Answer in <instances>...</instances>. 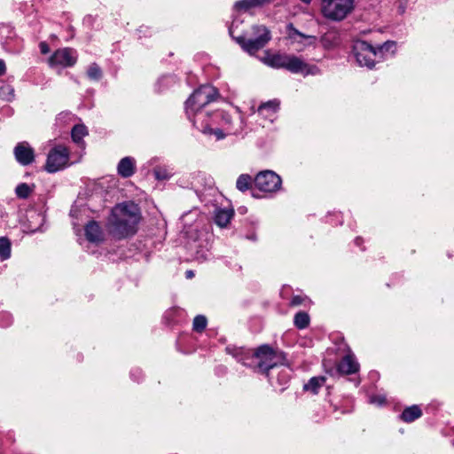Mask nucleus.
<instances>
[{
  "label": "nucleus",
  "instance_id": "nucleus-10",
  "mask_svg": "<svg viewBox=\"0 0 454 454\" xmlns=\"http://www.w3.org/2000/svg\"><path fill=\"white\" fill-rule=\"evenodd\" d=\"M254 183L256 188L263 192H276L280 190L282 185L281 177L272 170H263L259 172Z\"/></svg>",
  "mask_w": 454,
  "mask_h": 454
},
{
  "label": "nucleus",
  "instance_id": "nucleus-42",
  "mask_svg": "<svg viewBox=\"0 0 454 454\" xmlns=\"http://www.w3.org/2000/svg\"><path fill=\"white\" fill-rule=\"evenodd\" d=\"M301 1H302L303 3H305V4H310V2H311L312 0H301Z\"/></svg>",
  "mask_w": 454,
  "mask_h": 454
},
{
  "label": "nucleus",
  "instance_id": "nucleus-22",
  "mask_svg": "<svg viewBox=\"0 0 454 454\" xmlns=\"http://www.w3.org/2000/svg\"><path fill=\"white\" fill-rule=\"evenodd\" d=\"M233 215L234 211L232 209L219 208L215 211V222L220 227H225L230 223Z\"/></svg>",
  "mask_w": 454,
  "mask_h": 454
},
{
  "label": "nucleus",
  "instance_id": "nucleus-34",
  "mask_svg": "<svg viewBox=\"0 0 454 454\" xmlns=\"http://www.w3.org/2000/svg\"><path fill=\"white\" fill-rule=\"evenodd\" d=\"M223 121L227 125L224 130L226 131V134L228 135H236L239 133V129H234L231 126V118L228 114H223Z\"/></svg>",
  "mask_w": 454,
  "mask_h": 454
},
{
  "label": "nucleus",
  "instance_id": "nucleus-15",
  "mask_svg": "<svg viewBox=\"0 0 454 454\" xmlns=\"http://www.w3.org/2000/svg\"><path fill=\"white\" fill-rule=\"evenodd\" d=\"M85 236L86 239L92 243H98L104 240L103 231L99 223L96 221H90L86 224Z\"/></svg>",
  "mask_w": 454,
  "mask_h": 454
},
{
  "label": "nucleus",
  "instance_id": "nucleus-1",
  "mask_svg": "<svg viewBox=\"0 0 454 454\" xmlns=\"http://www.w3.org/2000/svg\"><path fill=\"white\" fill-rule=\"evenodd\" d=\"M140 219L137 205L130 201L122 202L113 207L106 230L113 238L121 240L136 234Z\"/></svg>",
  "mask_w": 454,
  "mask_h": 454
},
{
  "label": "nucleus",
  "instance_id": "nucleus-18",
  "mask_svg": "<svg viewBox=\"0 0 454 454\" xmlns=\"http://www.w3.org/2000/svg\"><path fill=\"white\" fill-rule=\"evenodd\" d=\"M287 30L289 38L294 41H296L298 43H303V41L305 40V44L307 45L314 44L316 42V36L304 35L303 33L296 29L292 23H289L287 25Z\"/></svg>",
  "mask_w": 454,
  "mask_h": 454
},
{
  "label": "nucleus",
  "instance_id": "nucleus-33",
  "mask_svg": "<svg viewBox=\"0 0 454 454\" xmlns=\"http://www.w3.org/2000/svg\"><path fill=\"white\" fill-rule=\"evenodd\" d=\"M87 74L91 80H99L102 75V71L97 64H92L89 67Z\"/></svg>",
  "mask_w": 454,
  "mask_h": 454
},
{
  "label": "nucleus",
  "instance_id": "nucleus-17",
  "mask_svg": "<svg viewBox=\"0 0 454 454\" xmlns=\"http://www.w3.org/2000/svg\"><path fill=\"white\" fill-rule=\"evenodd\" d=\"M135 170V160L131 157H124L118 163L117 172L123 178H128L133 176Z\"/></svg>",
  "mask_w": 454,
  "mask_h": 454
},
{
  "label": "nucleus",
  "instance_id": "nucleus-28",
  "mask_svg": "<svg viewBox=\"0 0 454 454\" xmlns=\"http://www.w3.org/2000/svg\"><path fill=\"white\" fill-rule=\"evenodd\" d=\"M11 256V242L5 237H0V258L7 260Z\"/></svg>",
  "mask_w": 454,
  "mask_h": 454
},
{
  "label": "nucleus",
  "instance_id": "nucleus-25",
  "mask_svg": "<svg viewBox=\"0 0 454 454\" xmlns=\"http://www.w3.org/2000/svg\"><path fill=\"white\" fill-rule=\"evenodd\" d=\"M88 135L87 128L82 124L74 125L71 131V137L74 143L80 144L82 138Z\"/></svg>",
  "mask_w": 454,
  "mask_h": 454
},
{
  "label": "nucleus",
  "instance_id": "nucleus-8",
  "mask_svg": "<svg viewBox=\"0 0 454 454\" xmlns=\"http://www.w3.org/2000/svg\"><path fill=\"white\" fill-rule=\"evenodd\" d=\"M69 150L62 145H59L53 147L48 153L45 169L49 173H55L64 168H66L69 161Z\"/></svg>",
  "mask_w": 454,
  "mask_h": 454
},
{
  "label": "nucleus",
  "instance_id": "nucleus-27",
  "mask_svg": "<svg viewBox=\"0 0 454 454\" xmlns=\"http://www.w3.org/2000/svg\"><path fill=\"white\" fill-rule=\"evenodd\" d=\"M252 186V177L248 174L240 175L236 182V187L240 192H246Z\"/></svg>",
  "mask_w": 454,
  "mask_h": 454
},
{
  "label": "nucleus",
  "instance_id": "nucleus-40",
  "mask_svg": "<svg viewBox=\"0 0 454 454\" xmlns=\"http://www.w3.org/2000/svg\"><path fill=\"white\" fill-rule=\"evenodd\" d=\"M185 277H186V278H188V279L192 278L194 277V273H193V271H192V270H187V271L185 272Z\"/></svg>",
  "mask_w": 454,
  "mask_h": 454
},
{
  "label": "nucleus",
  "instance_id": "nucleus-43",
  "mask_svg": "<svg viewBox=\"0 0 454 454\" xmlns=\"http://www.w3.org/2000/svg\"><path fill=\"white\" fill-rule=\"evenodd\" d=\"M169 79H170V78H168V77L163 78V79H161V80L160 81V82H163L164 81H168V80H169Z\"/></svg>",
  "mask_w": 454,
  "mask_h": 454
},
{
  "label": "nucleus",
  "instance_id": "nucleus-29",
  "mask_svg": "<svg viewBox=\"0 0 454 454\" xmlns=\"http://www.w3.org/2000/svg\"><path fill=\"white\" fill-rule=\"evenodd\" d=\"M15 98L14 88L10 84H4L0 87V98L11 102Z\"/></svg>",
  "mask_w": 454,
  "mask_h": 454
},
{
  "label": "nucleus",
  "instance_id": "nucleus-35",
  "mask_svg": "<svg viewBox=\"0 0 454 454\" xmlns=\"http://www.w3.org/2000/svg\"><path fill=\"white\" fill-rule=\"evenodd\" d=\"M12 324V317L9 313H0V326L6 327Z\"/></svg>",
  "mask_w": 454,
  "mask_h": 454
},
{
  "label": "nucleus",
  "instance_id": "nucleus-7",
  "mask_svg": "<svg viewBox=\"0 0 454 454\" xmlns=\"http://www.w3.org/2000/svg\"><path fill=\"white\" fill-rule=\"evenodd\" d=\"M253 31L256 35L254 39H246L243 36L236 38L238 43L249 54H254L262 49L271 39L270 31L265 26H254Z\"/></svg>",
  "mask_w": 454,
  "mask_h": 454
},
{
  "label": "nucleus",
  "instance_id": "nucleus-39",
  "mask_svg": "<svg viewBox=\"0 0 454 454\" xmlns=\"http://www.w3.org/2000/svg\"><path fill=\"white\" fill-rule=\"evenodd\" d=\"M6 71L5 63L3 59H0V76L4 74Z\"/></svg>",
  "mask_w": 454,
  "mask_h": 454
},
{
  "label": "nucleus",
  "instance_id": "nucleus-13",
  "mask_svg": "<svg viewBox=\"0 0 454 454\" xmlns=\"http://www.w3.org/2000/svg\"><path fill=\"white\" fill-rule=\"evenodd\" d=\"M225 350L228 354L231 355L237 359L238 362L241 363L242 364L248 367L254 365L252 363L253 352L251 350H247L243 348L236 347H227Z\"/></svg>",
  "mask_w": 454,
  "mask_h": 454
},
{
  "label": "nucleus",
  "instance_id": "nucleus-38",
  "mask_svg": "<svg viewBox=\"0 0 454 454\" xmlns=\"http://www.w3.org/2000/svg\"><path fill=\"white\" fill-rule=\"evenodd\" d=\"M39 47L43 54H47L50 51L49 45L44 42L40 43Z\"/></svg>",
  "mask_w": 454,
  "mask_h": 454
},
{
  "label": "nucleus",
  "instance_id": "nucleus-11",
  "mask_svg": "<svg viewBox=\"0 0 454 454\" xmlns=\"http://www.w3.org/2000/svg\"><path fill=\"white\" fill-rule=\"evenodd\" d=\"M77 61V55L74 50L71 48H63L57 50L50 58L49 64L51 67H73Z\"/></svg>",
  "mask_w": 454,
  "mask_h": 454
},
{
  "label": "nucleus",
  "instance_id": "nucleus-4",
  "mask_svg": "<svg viewBox=\"0 0 454 454\" xmlns=\"http://www.w3.org/2000/svg\"><path fill=\"white\" fill-rule=\"evenodd\" d=\"M218 95L215 87L210 85L200 86L185 102L187 114L190 116L191 114L199 112L204 106L215 101Z\"/></svg>",
  "mask_w": 454,
  "mask_h": 454
},
{
  "label": "nucleus",
  "instance_id": "nucleus-41",
  "mask_svg": "<svg viewBox=\"0 0 454 454\" xmlns=\"http://www.w3.org/2000/svg\"><path fill=\"white\" fill-rule=\"evenodd\" d=\"M360 242H361V239L360 238H356V245H360Z\"/></svg>",
  "mask_w": 454,
  "mask_h": 454
},
{
  "label": "nucleus",
  "instance_id": "nucleus-14",
  "mask_svg": "<svg viewBox=\"0 0 454 454\" xmlns=\"http://www.w3.org/2000/svg\"><path fill=\"white\" fill-rule=\"evenodd\" d=\"M337 369L340 373L349 375L358 372L359 364L354 355L348 354L340 361Z\"/></svg>",
  "mask_w": 454,
  "mask_h": 454
},
{
  "label": "nucleus",
  "instance_id": "nucleus-5",
  "mask_svg": "<svg viewBox=\"0 0 454 454\" xmlns=\"http://www.w3.org/2000/svg\"><path fill=\"white\" fill-rule=\"evenodd\" d=\"M354 0H322L321 12L332 21H341L354 10Z\"/></svg>",
  "mask_w": 454,
  "mask_h": 454
},
{
  "label": "nucleus",
  "instance_id": "nucleus-6",
  "mask_svg": "<svg viewBox=\"0 0 454 454\" xmlns=\"http://www.w3.org/2000/svg\"><path fill=\"white\" fill-rule=\"evenodd\" d=\"M253 31L256 35L254 39H246L243 36L236 38L238 43L249 54H254L262 49L271 39L270 31L265 26H254Z\"/></svg>",
  "mask_w": 454,
  "mask_h": 454
},
{
  "label": "nucleus",
  "instance_id": "nucleus-9",
  "mask_svg": "<svg viewBox=\"0 0 454 454\" xmlns=\"http://www.w3.org/2000/svg\"><path fill=\"white\" fill-rule=\"evenodd\" d=\"M353 53L361 67L372 68L378 59L376 49L365 41H356L353 45Z\"/></svg>",
  "mask_w": 454,
  "mask_h": 454
},
{
  "label": "nucleus",
  "instance_id": "nucleus-20",
  "mask_svg": "<svg viewBox=\"0 0 454 454\" xmlns=\"http://www.w3.org/2000/svg\"><path fill=\"white\" fill-rule=\"evenodd\" d=\"M321 43L325 49H333L340 43V33L337 30H329L321 37Z\"/></svg>",
  "mask_w": 454,
  "mask_h": 454
},
{
  "label": "nucleus",
  "instance_id": "nucleus-31",
  "mask_svg": "<svg viewBox=\"0 0 454 454\" xmlns=\"http://www.w3.org/2000/svg\"><path fill=\"white\" fill-rule=\"evenodd\" d=\"M207 323V321L206 317H204L202 315L196 316L193 319V324H192L193 330L198 333L202 332L206 328Z\"/></svg>",
  "mask_w": 454,
  "mask_h": 454
},
{
  "label": "nucleus",
  "instance_id": "nucleus-32",
  "mask_svg": "<svg viewBox=\"0 0 454 454\" xmlns=\"http://www.w3.org/2000/svg\"><path fill=\"white\" fill-rule=\"evenodd\" d=\"M32 192L30 186L25 183L20 184L16 189V195L20 199H27Z\"/></svg>",
  "mask_w": 454,
  "mask_h": 454
},
{
  "label": "nucleus",
  "instance_id": "nucleus-21",
  "mask_svg": "<svg viewBox=\"0 0 454 454\" xmlns=\"http://www.w3.org/2000/svg\"><path fill=\"white\" fill-rule=\"evenodd\" d=\"M422 416V411L418 405H411L403 410L400 419L407 423L412 422Z\"/></svg>",
  "mask_w": 454,
  "mask_h": 454
},
{
  "label": "nucleus",
  "instance_id": "nucleus-12",
  "mask_svg": "<svg viewBox=\"0 0 454 454\" xmlns=\"http://www.w3.org/2000/svg\"><path fill=\"white\" fill-rule=\"evenodd\" d=\"M14 156L16 160L23 166H27L35 160L34 149L27 142H20L15 146Z\"/></svg>",
  "mask_w": 454,
  "mask_h": 454
},
{
  "label": "nucleus",
  "instance_id": "nucleus-19",
  "mask_svg": "<svg viewBox=\"0 0 454 454\" xmlns=\"http://www.w3.org/2000/svg\"><path fill=\"white\" fill-rule=\"evenodd\" d=\"M271 0H239L234 4V9L237 11L248 12L254 8L262 7L268 4Z\"/></svg>",
  "mask_w": 454,
  "mask_h": 454
},
{
  "label": "nucleus",
  "instance_id": "nucleus-23",
  "mask_svg": "<svg viewBox=\"0 0 454 454\" xmlns=\"http://www.w3.org/2000/svg\"><path fill=\"white\" fill-rule=\"evenodd\" d=\"M325 383V378L323 376L319 377H312L308 383L303 386V389L305 391H309L313 394H317L318 390L324 386Z\"/></svg>",
  "mask_w": 454,
  "mask_h": 454
},
{
  "label": "nucleus",
  "instance_id": "nucleus-30",
  "mask_svg": "<svg viewBox=\"0 0 454 454\" xmlns=\"http://www.w3.org/2000/svg\"><path fill=\"white\" fill-rule=\"evenodd\" d=\"M153 175L157 180H167L170 178L172 173L164 167H156L153 168Z\"/></svg>",
  "mask_w": 454,
  "mask_h": 454
},
{
  "label": "nucleus",
  "instance_id": "nucleus-37",
  "mask_svg": "<svg viewBox=\"0 0 454 454\" xmlns=\"http://www.w3.org/2000/svg\"><path fill=\"white\" fill-rule=\"evenodd\" d=\"M305 297H302V296H300V295H295L292 298L291 301H290V305L291 306H299V305H301L303 303V301H305Z\"/></svg>",
  "mask_w": 454,
  "mask_h": 454
},
{
  "label": "nucleus",
  "instance_id": "nucleus-26",
  "mask_svg": "<svg viewBox=\"0 0 454 454\" xmlns=\"http://www.w3.org/2000/svg\"><path fill=\"white\" fill-rule=\"evenodd\" d=\"M294 324L298 329H305L309 325V316L304 311H300L295 314Z\"/></svg>",
  "mask_w": 454,
  "mask_h": 454
},
{
  "label": "nucleus",
  "instance_id": "nucleus-36",
  "mask_svg": "<svg viewBox=\"0 0 454 454\" xmlns=\"http://www.w3.org/2000/svg\"><path fill=\"white\" fill-rule=\"evenodd\" d=\"M209 133L215 136L217 140L224 138L228 134L223 132L221 129H210Z\"/></svg>",
  "mask_w": 454,
  "mask_h": 454
},
{
  "label": "nucleus",
  "instance_id": "nucleus-3",
  "mask_svg": "<svg viewBox=\"0 0 454 454\" xmlns=\"http://www.w3.org/2000/svg\"><path fill=\"white\" fill-rule=\"evenodd\" d=\"M252 363V367L262 373H268L278 365H288L286 354L273 349L269 345H262L253 352Z\"/></svg>",
  "mask_w": 454,
  "mask_h": 454
},
{
  "label": "nucleus",
  "instance_id": "nucleus-2",
  "mask_svg": "<svg viewBox=\"0 0 454 454\" xmlns=\"http://www.w3.org/2000/svg\"><path fill=\"white\" fill-rule=\"evenodd\" d=\"M261 60L263 64L271 68L286 69L290 73L301 74L304 76L320 74V69L317 66L309 65L305 62L302 58L294 54L272 53L270 51H266Z\"/></svg>",
  "mask_w": 454,
  "mask_h": 454
},
{
  "label": "nucleus",
  "instance_id": "nucleus-24",
  "mask_svg": "<svg viewBox=\"0 0 454 454\" xmlns=\"http://www.w3.org/2000/svg\"><path fill=\"white\" fill-rule=\"evenodd\" d=\"M375 49L377 51L378 59H384L385 55L387 53H389L391 55L394 54L396 50V45H395V42L387 41Z\"/></svg>",
  "mask_w": 454,
  "mask_h": 454
},
{
  "label": "nucleus",
  "instance_id": "nucleus-16",
  "mask_svg": "<svg viewBox=\"0 0 454 454\" xmlns=\"http://www.w3.org/2000/svg\"><path fill=\"white\" fill-rule=\"evenodd\" d=\"M279 108V101L277 99L270 100L266 103L262 104L258 109L257 113L259 115L272 121L275 117L278 110Z\"/></svg>",
  "mask_w": 454,
  "mask_h": 454
}]
</instances>
